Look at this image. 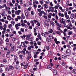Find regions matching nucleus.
Returning <instances> with one entry per match:
<instances>
[{"label":"nucleus","instance_id":"1","mask_svg":"<svg viewBox=\"0 0 76 76\" xmlns=\"http://www.w3.org/2000/svg\"><path fill=\"white\" fill-rule=\"evenodd\" d=\"M26 53L28 54V56L27 57V60H29V58H31V52L28 51H26Z\"/></svg>","mask_w":76,"mask_h":76},{"label":"nucleus","instance_id":"2","mask_svg":"<svg viewBox=\"0 0 76 76\" xmlns=\"http://www.w3.org/2000/svg\"><path fill=\"white\" fill-rule=\"evenodd\" d=\"M20 12H21V10H19L15 11V15H17L19 16L20 15Z\"/></svg>","mask_w":76,"mask_h":76},{"label":"nucleus","instance_id":"3","mask_svg":"<svg viewBox=\"0 0 76 76\" xmlns=\"http://www.w3.org/2000/svg\"><path fill=\"white\" fill-rule=\"evenodd\" d=\"M71 52H70V50L69 49H68L66 51V56H70V53Z\"/></svg>","mask_w":76,"mask_h":76},{"label":"nucleus","instance_id":"4","mask_svg":"<svg viewBox=\"0 0 76 76\" xmlns=\"http://www.w3.org/2000/svg\"><path fill=\"white\" fill-rule=\"evenodd\" d=\"M64 16L67 19H68V18H69V16L67 15V11L64 12Z\"/></svg>","mask_w":76,"mask_h":76},{"label":"nucleus","instance_id":"5","mask_svg":"<svg viewBox=\"0 0 76 76\" xmlns=\"http://www.w3.org/2000/svg\"><path fill=\"white\" fill-rule=\"evenodd\" d=\"M25 13L26 18H28V15H29V13L28 12V10H25Z\"/></svg>","mask_w":76,"mask_h":76},{"label":"nucleus","instance_id":"6","mask_svg":"<svg viewBox=\"0 0 76 76\" xmlns=\"http://www.w3.org/2000/svg\"><path fill=\"white\" fill-rule=\"evenodd\" d=\"M1 15H2V16H7V14H5V13L4 12H3L2 13Z\"/></svg>","mask_w":76,"mask_h":76},{"label":"nucleus","instance_id":"7","mask_svg":"<svg viewBox=\"0 0 76 76\" xmlns=\"http://www.w3.org/2000/svg\"><path fill=\"white\" fill-rule=\"evenodd\" d=\"M60 22L61 23H63L65 22V21H64V18H62L61 19V20H60Z\"/></svg>","mask_w":76,"mask_h":76},{"label":"nucleus","instance_id":"8","mask_svg":"<svg viewBox=\"0 0 76 76\" xmlns=\"http://www.w3.org/2000/svg\"><path fill=\"white\" fill-rule=\"evenodd\" d=\"M59 4H57L54 7V8L56 9H58V7H59Z\"/></svg>","mask_w":76,"mask_h":76},{"label":"nucleus","instance_id":"9","mask_svg":"<svg viewBox=\"0 0 76 76\" xmlns=\"http://www.w3.org/2000/svg\"><path fill=\"white\" fill-rule=\"evenodd\" d=\"M9 37H11V38H14V34H9Z\"/></svg>","mask_w":76,"mask_h":76},{"label":"nucleus","instance_id":"10","mask_svg":"<svg viewBox=\"0 0 76 76\" xmlns=\"http://www.w3.org/2000/svg\"><path fill=\"white\" fill-rule=\"evenodd\" d=\"M75 16V14L73 13H72L71 14L70 16L71 19H72L74 18V17Z\"/></svg>","mask_w":76,"mask_h":76},{"label":"nucleus","instance_id":"11","mask_svg":"<svg viewBox=\"0 0 76 76\" xmlns=\"http://www.w3.org/2000/svg\"><path fill=\"white\" fill-rule=\"evenodd\" d=\"M44 25L46 26H49V24H48V23H47L44 22Z\"/></svg>","mask_w":76,"mask_h":76},{"label":"nucleus","instance_id":"12","mask_svg":"<svg viewBox=\"0 0 76 76\" xmlns=\"http://www.w3.org/2000/svg\"><path fill=\"white\" fill-rule=\"evenodd\" d=\"M37 37L38 38H39V39H41L42 38L41 37V35H40V34L38 33Z\"/></svg>","mask_w":76,"mask_h":76},{"label":"nucleus","instance_id":"13","mask_svg":"<svg viewBox=\"0 0 76 76\" xmlns=\"http://www.w3.org/2000/svg\"><path fill=\"white\" fill-rule=\"evenodd\" d=\"M53 73L54 75H56L57 74V71L56 69H54V71H53Z\"/></svg>","mask_w":76,"mask_h":76},{"label":"nucleus","instance_id":"14","mask_svg":"<svg viewBox=\"0 0 76 76\" xmlns=\"http://www.w3.org/2000/svg\"><path fill=\"white\" fill-rule=\"evenodd\" d=\"M14 50H15L14 46H12L11 47V52H13V51H14Z\"/></svg>","mask_w":76,"mask_h":76},{"label":"nucleus","instance_id":"15","mask_svg":"<svg viewBox=\"0 0 76 76\" xmlns=\"http://www.w3.org/2000/svg\"><path fill=\"white\" fill-rule=\"evenodd\" d=\"M62 57L63 58H67V55H62Z\"/></svg>","mask_w":76,"mask_h":76},{"label":"nucleus","instance_id":"16","mask_svg":"<svg viewBox=\"0 0 76 76\" xmlns=\"http://www.w3.org/2000/svg\"><path fill=\"white\" fill-rule=\"evenodd\" d=\"M4 7H5L6 10H7V9H8V7H7V6L6 5V4H4Z\"/></svg>","mask_w":76,"mask_h":76},{"label":"nucleus","instance_id":"17","mask_svg":"<svg viewBox=\"0 0 76 76\" xmlns=\"http://www.w3.org/2000/svg\"><path fill=\"white\" fill-rule=\"evenodd\" d=\"M10 50H9L8 51V54H7L6 55V57H9V54H10Z\"/></svg>","mask_w":76,"mask_h":76},{"label":"nucleus","instance_id":"18","mask_svg":"<svg viewBox=\"0 0 76 76\" xmlns=\"http://www.w3.org/2000/svg\"><path fill=\"white\" fill-rule=\"evenodd\" d=\"M7 19H8V20H10L11 19V17H10V16L9 15H8L7 16Z\"/></svg>","mask_w":76,"mask_h":76},{"label":"nucleus","instance_id":"19","mask_svg":"<svg viewBox=\"0 0 76 76\" xmlns=\"http://www.w3.org/2000/svg\"><path fill=\"white\" fill-rule=\"evenodd\" d=\"M48 32H49L50 34H52L53 33V31L51 29H50L49 31H48Z\"/></svg>","mask_w":76,"mask_h":76},{"label":"nucleus","instance_id":"20","mask_svg":"<svg viewBox=\"0 0 76 76\" xmlns=\"http://www.w3.org/2000/svg\"><path fill=\"white\" fill-rule=\"evenodd\" d=\"M15 27L16 29H19V26H18V24H15Z\"/></svg>","mask_w":76,"mask_h":76},{"label":"nucleus","instance_id":"21","mask_svg":"<svg viewBox=\"0 0 76 76\" xmlns=\"http://www.w3.org/2000/svg\"><path fill=\"white\" fill-rule=\"evenodd\" d=\"M14 60L15 61H16V60H17L18 59V57H17V56L15 55L14 56Z\"/></svg>","mask_w":76,"mask_h":76},{"label":"nucleus","instance_id":"22","mask_svg":"<svg viewBox=\"0 0 76 76\" xmlns=\"http://www.w3.org/2000/svg\"><path fill=\"white\" fill-rule=\"evenodd\" d=\"M15 67L16 69H19L20 67V66L19 65H15Z\"/></svg>","mask_w":76,"mask_h":76},{"label":"nucleus","instance_id":"23","mask_svg":"<svg viewBox=\"0 0 76 76\" xmlns=\"http://www.w3.org/2000/svg\"><path fill=\"white\" fill-rule=\"evenodd\" d=\"M12 26H13L11 24H10L8 25V28L9 29H10Z\"/></svg>","mask_w":76,"mask_h":76},{"label":"nucleus","instance_id":"24","mask_svg":"<svg viewBox=\"0 0 76 76\" xmlns=\"http://www.w3.org/2000/svg\"><path fill=\"white\" fill-rule=\"evenodd\" d=\"M50 39H52L53 38V36L50 35L48 37Z\"/></svg>","mask_w":76,"mask_h":76},{"label":"nucleus","instance_id":"25","mask_svg":"<svg viewBox=\"0 0 76 76\" xmlns=\"http://www.w3.org/2000/svg\"><path fill=\"white\" fill-rule=\"evenodd\" d=\"M45 34L47 36H49V35H50V33L47 32H45Z\"/></svg>","mask_w":76,"mask_h":76},{"label":"nucleus","instance_id":"26","mask_svg":"<svg viewBox=\"0 0 76 76\" xmlns=\"http://www.w3.org/2000/svg\"><path fill=\"white\" fill-rule=\"evenodd\" d=\"M51 55H52V52L51 51L49 52L48 54V56H51Z\"/></svg>","mask_w":76,"mask_h":76},{"label":"nucleus","instance_id":"27","mask_svg":"<svg viewBox=\"0 0 76 76\" xmlns=\"http://www.w3.org/2000/svg\"><path fill=\"white\" fill-rule=\"evenodd\" d=\"M46 38L47 41H48V42H50L51 40H50V39L48 38L47 37H46Z\"/></svg>","mask_w":76,"mask_h":76},{"label":"nucleus","instance_id":"28","mask_svg":"<svg viewBox=\"0 0 76 76\" xmlns=\"http://www.w3.org/2000/svg\"><path fill=\"white\" fill-rule=\"evenodd\" d=\"M11 23L13 25H15V22H14V21H13V20H12L11 21Z\"/></svg>","mask_w":76,"mask_h":76},{"label":"nucleus","instance_id":"29","mask_svg":"<svg viewBox=\"0 0 76 76\" xmlns=\"http://www.w3.org/2000/svg\"><path fill=\"white\" fill-rule=\"evenodd\" d=\"M68 25L69 26H71V27H72L73 26V25H72V22H70L68 24Z\"/></svg>","mask_w":76,"mask_h":76},{"label":"nucleus","instance_id":"30","mask_svg":"<svg viewBox=\"0 0 76 76\" xmlns=\"http://www.w3.org/2000/svg\"><path fill=\"white\" fill-rule=\"evenodd\" d=\"M44 7L45 8V9H47V8H48V5L46 4H44Z\"/></svg>","mask_w":76,"mask_h":76},{"label":"nucleus","instance_id":"31","mask_svg":"<svg viewBox=\"0 0 76 76\" xmlns=\"http://www.w3.org/2000/svg\"><path fill=\"white\" fill-rule=\"evenodd\" d=\"M25 44V42H21V45L22 47H24Z\"/></svg>","mask_w":76,"mask_h":76},{"label":"nucleus","instance_id":"32","mask_svg":"<svg viewBox=\"0 0 76 76\" xmlns=\"http://www.w3.org/2000/svg\"><path fill=\"white\" fill-rule=\"evenodd\" d=\"M50 23L51 25H52V26H54V23H53V22L52 21H50Z\"/></svg>","mask_w":76,"mask_h":76},{"label":"nucleus","instance_id":"33","mask_svg":"<svg viewBox=\"0 0 76 76\" xmlns=\"http://www.w3.org/2000/svg\"><path fill=\"white\" fill-rule=\"evenodd\" d=\"M72 33L73 32L72 31H69L68 33V35H72Z\"/></svg>","mask_w":76,"mask_h":76},{"label":"nucleus","instance_id":"34","mask_svg":"<svg viewBox=\"0 0 76 76\" xmlns=\"http://www.w3.org/2000/svg\"><path fill=\"white\" fill-rule=\"evenodd\" d=\"M21 17L23 19H25V15H24L23 14H22L21 15Z\"/></svg>","mask_w":76,"mask_h":76},{"label":"nucleus","instance_id":"35","mask_svg":"<svg viewBox=\"0 0 76 76\" xmlns=\"http://www.w3.org/2000/svg\"><path fill=\"white\" fill-rule=\"evenodd\" d=\"M20 31L22 32H24L25 30H24V29L22 28H20Z\"/></svg>","mask_w":76,"mask_h":76},{"label":"nucleus","instance_id":"36","mask_svg":"<svg viewBox=\"0 0 76 76\" xmlns=\"http://www.w3.org/2000/svg\"><path fill=\"white\" fill-rule=\"evenodd\" d=\"M41 35H42V36H43V37H46V36L45 35V33H41Z\"/></svg>","mask_w":76,"mask_h":76},{"label":"nucleus","instance_id":"37","mask_svg":"<svg viewBox=\"0 0 76 76\" xmlns=\"http://www.w3.org/2000/svg\"><path fill=\"white\" fill-rule=\"evenodd\" d=\"M21 25L22 27H24V26H25V24L23 23H22L21 24Z\"/></svg>","mask_w":76,"mask_h":76},{"label":"nucleus","instance_id":"38","mask_svg":"<svg viewBox=\"0 0 76 76\" xmlns=\"http://www.w3.org/2000/svg\"><path fill=\"white\" fill-rule=\"evenodd\" d=\"M21 53H22V54H23L24 55V56H25V51H24L23 50L21 51Z\"/></svg>","mask_w":76,"mask_h":76},{"label":"nucleus","instance_id":"39","mask_svg":"<svg viewBox=\"0 0 76 76\" xmlns=\"http://www.w3.org/2000/svg\"><path fill=\"white\" fill-rule=\"evenodd\" d=\"M73 72L74 73L76 74V70L75 69H74L73 70Z\"/></svg>","mask_w":76,"mask_h":76},{"label":"nucleus","instance_id":"40","mask_svg":"<svg viewBox=\"0 0 76 76\" xmlns=\"http://www.w3.org/2000/svg\"><path fill=\"white\" fill-rule=\"evenodd\" d=\"M9 68L10 69H14V68L13 67V66H10L9 67Z\"/></svg>","mask_w":76,"mask_h":76},{"label":"nucleus","instance_id":"41","mask_svg":"<svg viewBox=\"0 0 76 76\" xmlns=\"http://www.w3.org/2000/svg\"><path fill=\"white\" fill-rule=\"evenodd\" d=\"M34 39V37H33L30 39V40L31 41H33Z\"/></svg>","mask_w":76,"mask_h":76},{"label":"nucleus","instance_id":"42","mask_svg":"<svg viewBox=\"0 0 76 76\" xmlns=\"http://www.w3.org/2000/svg\"><path fill=\"white\" fill-rule=\"evenodd\" d=\"M67 29H70V30H72V28H71V27H70V26H68L67 27Z\"/></svg>","mask_w":76,"mask_h":76},{"label":"nucleus","instance_id":"43","mask_svg":"<svg viewBox=\"0 0 76 76\" xmlns=\"http://www.w3.org/2000/svg\"><path fill=\"white\" fill-rule=\"evenodd\" d=\"M50 6H52V7H53V6H54V5L53 4V2H51L50 3Z\"/></svg>","mask_w":76,"mask_h":76},{"label":"nucleus","instance_id":"44","mask_svg":"<svg viewBox=\"0 0 76 76\" xmlns=\"http://www.w3.org/2000/svg\"><path fill=\"white\" fill-rule=\"evenodd\" d=\"M48 69H51V67L49 65H48L47 66Z\"/></svg>","mask_w":76,"mask_h":76},{"label":"nucleus","instance_id":"45","mask_svg":"<svg viewBox=\"0 0 76 76\" xmlns=\"http://www.w3.org/2000/svg\"><path fill=\"white\" fill-rule=\"evenodd\" d=\"M3 69L1 67H0V73H2Z\"/></svg>","mask_w":76,"mask_h":76},{"label":"nucleus","instance_id":"46","mask_svg":"<svg viewBox=\"0 0 76 76\" xmlns=\"http://www.w3.org/2000/svg\"><path fill=\"white\" fill-rule=\"evenodd\" d=\"M6 31L8 32H10V29H7L6 30Z\"/></svg>","mask_w":76,"mask_h":76},{"label":"nucleus","instance_id":"47","mask_svg":"<svg viewBox=\"0 0 76 76\" xmlns=\"http://www.w3.org/2000/svg\"><path fill=\"white\" fill-rule=\"evenodd\" d=\"M24 43L26 44H29V42L27 41H24Z\"/></svg>","mask_w":76,"mask_h":76},{"label":"nucleus","instance_id":"48","mask_svg":"<svg viewBox=\"0 0 76 76\" xmlns=\"http://www.w3.org/2000/svg\"><path fill=\"white\" fill-rule=\"evenodd\" d=\"M69 4V1H68L66 3V6H68Z\"/></svg>","mask_w":76,"mask_h":76},{"label":"nucleus","instance_id":"49","mask_svg":"<svg viewBox=\"0 0 76 76\" xmlns=\"http://www.w3.org/2000/svg\"><path fill=\"white\" fill-rule=\"evenodd\" d=\"M34 33H36L37 32V31H36V28H34Z\"/></svg>","mask_w":76,"mask_h":76},{"label":"nucleus","instance_id":"50","mask_svg":"<svg viewBox=\"0 0 76 76\" xmlns=\"http://www.w3.org/2000/svg\"><path fill=\"white\" fill-rule=\"evenodd\" d=\"M46 49L47 50H50V47H49V46H47Z\"/></svg>","mask_w":76,"mask_h":76},{"label":"nucleus","instance_id":"51","mask_svg":"<svg viewBox=\"0 0 76 76\" xmlns=\"http://www.w3.org/2000/svg\"><path fill=\"white\" fill-rule=\"evenodd\" d=\"M45 3L46 4H50V1H49L48 2L47 1H45Z\"/></svg>","mask_w":76,"mask_h":76},{"label":"nucleus","instance_id":"52","mask_svg":"<svg viewBox=\"0 0 76 76\" xmlns=\"http://www.w3.org/2000/svg\"><path fill=\"white\" fill-rule=\"evenodd\" d=\"M29 36H26V39L27 40H29Z\"/></svg>","mask_w":76,"mask_h":76},{"label":"nucleus","instance_id":"53","mask_svg":"<svg viewBox=\"0 0 76 76\" xmlns=\"http://www.w3.org/2000/svg\"><path fill=\"white\" fill-rule=\"evenodd\" d=\"M20 1V4H23V0H19Z\"/></svg>","mask_w":76,"mask_h":76},{"label":"nucleus","instance_id":"54","mask_svg":"<svg viewBox=\"0 0 76 76\" xmlns=\"http://www.w3.org/2000/svg\"><path fill=\"white\" fill-rule=\"evenodd\" d=\"M6 70H7V71H9V70H10V68L8 67H7L6 68Z\"/></svg>","mask_w":76,"mask_h":76},{"label":"nucleus","instance_id":"55","mask_svg":"<svg viewBox=\"0 0 76 76\" xmlns=\"http://www.w3.org/2000/svg\"><path fill=\"white\" fill-rule=\"evenodd\" d=\"M8 13L9 15H12V12H11V11H10L9 10L8 11Z\"/></svg>","mask_w":76,"mask_h":76},{"label":"nucleus","instance_id":"56","mask_svg":"<svg viewBox=\"0 0 76 76\" xmlns=\"http://www.w3.org/2000/svg\"><path fill=\"white\" fill-rule=\"evenodd\" d=\"M61 64L64 66H65V65L66 64H65V63L64 62H62Z\"/></svg>","mask_w":76,"mask_h":76},{"label":"nucleus","instance_id":"57","mask_svg":"<svg viewBox=\"0 0 76 76\" xmlns=\"http://www.w3.org/2000/svg\"><path fill=\"white\" fill-rule=\"evenodd\" d=\"M16 64H18L19 63V61H15Z\"/></svg>","mask_w":76,"mask_h":76},{"label":"nucleus","instance_id":"58","mask_svg":"<svg viewBox=\"0 0 76 76\" xmlns=\"http://www.w3.org/2000/svg\"><path fill=\"white\" fill-rule=\"evenodd\" d=\"M63 24H64V27H66V23L65 22L63 23Z\"/></svg>","mask_w":76,"mask_h":76},{"label":"nucleus","instance_id":"59","mask_svg":"<svg viewBox=\"0 0 76 76\" xmlns=\"http://www.w3.org/2000/svg\"><path fill=\"white\" fill-rule=\"evenodd\" d=\"M12 34H16V31H12Z\"/></svg>","mask_w":76,"mask_h":76},{"label":"nucleus","instance_id":"60","mask_svg":"<svg viewBox=\"0 0 76 76\" xmlns=\"http://www.w3.org/2000/svg\"><path fill=\"white\" fill-rule=\"evenodd\" d=\"M6 42H9V39L7 38L5 40Z\"/></svg>","mask_w":76,"mask_h":76},{"label":"nucleus","instance_id":"61","mask_svg":"<svg viewBox=\"0 0 76 76\" xmlns=\"http://www.w3.org/2000/svg\"><path fill=\"white\" fill-rule=\"evenodd\" d=\"M37 26H40V23H39V22H37Z\"/></svg>","mask_w":76,"mask_h":76},{"label":"nucleus","instance_id":"62","mask_svg":"<svg viewBox=\"0 0 76 76\" xmlns=\"http://www.w3.org/2000/svg\"><path fill=\"white\" fill-rule=\"evenodd\" d=\"M33 7H34V9L37 8V5H36V4L34 5Z\"/></svg>","mask_w":76,"mask_h":76},{"label":"nucleus","instance_id":"63","mask_svg":"<svg viewBox=\"0 0 76 76\" xmlns=\"http://www.w3.org/2000/svg\"><path fill=\"white\" fill-rule=\"evenodd\" d=\"M71 13H72V12H71V11H69L68 12V13L69 15H70Z\"/></svg>","mask_w":76,"mask_h":76},{"label":"nucleus","instance_id":"64","mask_svg":"<svg viewBox=\"0 0 76 76\" xmlns=\"http://www.w3.org/2000/svg\"><path fill=\"white\" fill-rule=\"evenodd\" d=\"M4 28H7V25L6 24H4Z\"/></svg>","mask_w":76,"mask_h":76}]
</instances>
